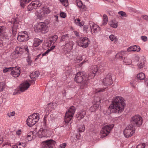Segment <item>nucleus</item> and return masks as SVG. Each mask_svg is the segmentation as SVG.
Masks as SVG:
<instances>
[{"label": "nucleus", "mask_w": 148, "mask_h": 148, "mask_svg": "<svg viewBox=\"0 0 148 148\" xmlns=\"http://www.w3.org/2000/svg\"><path fill=\"white\" fill-rule=\"evenodd\" d=\"M75 2L77 6L79 8H81L82 7V10H86V6L85 5H83L82 2L81 0H76Z\"/></svg>", "instance_id": "nucleus-28"}, {"label": "nucleus", "mask_w": 148, "mask_h": 148, "mask_svg": "<svg viewBox=\"0 0 148 148\" xmlns=\"http://www.w3.org/2000/svg\"><path fill=\"white\" fill-rule=\"evenodd\" d=\"M27 62L30 65L32 62V60L29 59H27Z\"/></svg>", "instance_id": "nucleus-62"}, {"label": "nucleus", "mask_w": 148, "mask_h": 148, "mask_svg": "<svg viewBox=\"0 0 148 148\" xmlns=\"http://www.w3.org/2000/svg\"><path fill=\"white\" fill-rule=\"evenodd\" d=\"M141 39L144 41H146L147 40V37L145 36H141Z\"/></svg>", "instance_id": "nucleus-57"}, {"label": "nucleus", "mask_w": 148, "mask_h": 148, "mask_svg": "<svg viewBox=\"0 0 148 148\" xmlns=\"http://www.w3.org/2000/svg\"><path fill=\"white\" fill-rule=\"evenodd\" d=\"M39 119L38 113H34L28 117L26 121L27 123L29 126L32 127L38 121Z\"/></svg>", "instance_id": "nucleus-4"}, {"label": "nucleus", "mask_w": 148, "mask_h": 148, "mask_svg": "<svg viewBox=\"0 0 148 148\" xmlns=\"http://www.w3.org/2000/svg\"><path fill=\"white\" fill-rule=\"evenodd\" d=\"M86 112L84 110H80L76 115V117L79 120H81L86 115Z\"/></svg>", "instance_id": "nucleus-24"}, {"label": "nucleus", "mask_w": 148, "mask_h": 148, "mask_svg": "<svg viewBox=\"0 0 148 148\" xmlns=\"http://www.w3.org/2000/svg\"><path fill=\"white\" fill-rule=\"evenodd\" d=\"M66 145V143H64L60 145L59 148H65Z\"/></svg>", "instance_id": "nucleus-55"}, {"label": "nucleus", "mask_w": 148, "mask_h": 148, "mask_svg": "<svg viewBox=\"0 0 148 148\" xmlns=\"http://www.w3.org/2000/svg\"><path fill=\"white\" fill-rule=\"evenodd\" d=\"M42 40L38 38H35L34 40L33 46L34 47H38L42 42Z\"/></svg>", "instance_id": "nucleus-29"}, {"label": "nucleus", "mask_w": 148, "mask_h": 148, "mask_svg": "<svg viewBox=\"0 0 148 148\" xmlns=\"http://www.w3.org/2000/svg\"><path fill=\"white\" fill-rule=\"evenodd\" d=\"M30 84L27 82H23L19 86V89L21 92H23L27 90L29 87Z\"/></svg>", "instance_id": "nucleus-22"}, {"label": "nucleus", "mask_w": 148, "mask_h": 148, "mask_svg": "<svg viewBox=\"0 0 148 148\" xmlns=\"http://www.w3.org/2000/svg\"><path fill=\"white\" fill-rule=\"evenodd\" d=\"M21 133V130H17L16 132V135L19 136Z\"/></svg>", "instance_id": "nucleus-56"}, {"label": "nucleus", "mask_w": 148, "mask_h": 148, "mask_svg": "<svg viewBox=\"0 0 148 148\" xmlns=\"http://www.w3.org/2000/svg\"><path fill=\"white\" fill-rule=\"evenodd\" d=\"M112 81L110 75H107L103 80V83L105 86H109L112 84Z\"/></svg>", "instance_id": "nucleus-21"}, {"label": "nucleus", "mask_w": 148, "mask_h": 148, "mask_svg": "<svg viewBox=\"0 0 148 148\" xmlns=\"http://www.w3.org/2000/svg\"><path fill=\"white\" fill-rule=\"evenodd\" d=\"M51 11L49 8L46 7H44L40 10H37L36 12V15L38 18H40L45 14H48Z\"/></svg>", "instance_id": "nucleus-11"}, {"label": "nucleus", "mask_w": 148, "mask_h": 148, "mask_svg": "<svg viewBox=\"0 0 148 148\" xmlns=\"http://www.w3.org/2000/svg\"><path fill=\"white\" fill-rule=\"evenodd\" d=\"M34 29L36 32H40L45 34L49 31L47 24L45 22L37 23L34 25Z\"/></svg>", "instance_id": "nucleus-2"}, {"label": "nucleus", "mask_w": 148, "mask_h": 148, "mask_svg": "<svg viewBox=\"0 0 148 148\" xmlns=\"http://www.w3.org/2000/svg\"><path fill=\"white\" fill-rule=\"evenodd\" d=\"M140 48L138 46L136 45L131 46L127 49V51H140Z\"/></svg>", "instance_id": "nucleus-23"}, {"label": "nucleus", "mask_w": 148, "mask_h": 148, "mask_svg": "<svg viewBox=\"0 0 148 148\" xmlns=\"http://www.w3.org/2000/svg\"><path fill=\"white\" fill-rule=\"evenodd\" d=\"M19 26V25L16 23H14L13 26L12 28V33L14 34L17 31V29Z\"/></svg>", "instance_id": "nucleus-35"}, {"label": "nucleus", "mask_w": 148, "mask_h": 148, "mask_svg": "<svg viewBox=\"0 0 148 148\" xmlns=\"http://www.w3.org/2000/svg\"><path fill=\"white\" fill-rule=\"evenodd\" d=\"M124 99L120 96H116L113 98L112 103L110 106L111 111L114 113H121L125 108Z\"/></svg>", "instance_id": "nucleus-1"}, {"label": "nucleus", "mask_w": 148, "mask_h": 148, "mask_svg": "<svg viewBox=\"0 0 148 148\" xmlns=\"http://www.w3.org/2000/svg\"><path fill=\"white\" fill-rule=\"evenodd\" d=\"M24 49L28 53L29 52V51L28 46L27 45L25 46H24Z\"/></svg>", "instance_id": "nucleus-59"}, {"label": "nucleus", "mask_w": 148, "mask_h": 148, "mask_svg": "<svg viewBox=\"0 0 148 148\" xmlns=\"http://www.w3.org/2000/svg\"><path fill=\"white\" fill-rule=\"evenodd\" d=\"M103 23L102 25H105L107 24L108 22L107 16L106 14H104L103 16Z\"/></svg>", "instance_id": "nucleus-39"}, {"label": "nucleus", "mask_w": 148, "mask_h": 148, "mask_svg": "<svg viewBox=\"0 0 148 148\" xmlns=\"http://www.w3.org/2000/svg\"><path fill=\"white\" fill-rule=\"evenodd\" d=\"M33 136V133L32 132H31L28 134L27 139L28 140V141H30L32 139Z\"/></svg>", "instance_id": "nucleus-43"}, {"label": "nucleus", "mask_w": 148, "mask_h": 148, "mask_svg": "<svg viewBox=\"0 0 148 148\" xmlns=\"http://www.w3.org/2000/svg\"><path fill=\"white\" fill-rule=\"evenodd\" d=\"M55 143V141L52 140H46L42 142V147L43 148H56L53 147Z\"/></svg>", "instance_id": "nucleus-15"}, {"label": "nucleus", "mask_w": 148, "mask_h": 148, "mask_svg": "<svg viewBox=\"0 0 148 148\" xmlns=\"http://www.w3.org/2000/svg\"><path fill=\"white\" fill-rule=\"evenodd\" d=\"M138 79L140 80H143L145 77V74L141 72L138 74L137 75Z\"/></svg>", "instance_id": "nucleus-33"}, {"label": "nucleus", "mask_w": 148, "mask_h": 148, "mask_svg": "<svg viewBox=\"0 0 148 148\" xmlns=\"http://www.w3.org/2000/svg\"><path fill=\"white\" fill-rule=\"evenodd\" d=\"M23 49L21 47H17L15 49V51L13 52L12 54L13 58H16L18 57L19 55L22 54L23 52Z\"/></svg>", "instance_id": "nucleus-19"}, {"label": "nucleus", "mask_w": 148, "mask_h": 148, "mask_svg": "<svg viewBox=\"0 0 148 148\" xmlns=\"http://www.w3.org/2000/svg\"><path fill=\"white\" fill-rule=\"evenodd\" d=\"M60 15L61 17L65 18L66 16V14L64 12H61L60 13Z\"/></svg>", "instance_id": "nucleus-50"}, {"label": "nucleus", "mask_w": 148, "mask_h": 148, "mask_svg": "<svg viewBox=\"0 0 148 148\" xmlns=\"http://www.w3.org/2000/svg\"><path fill=\"white\" fill-rule=\"evenodd\" d=\"M91 31V27L89 25H84L83 27V30L84 32L86 33H87L89 31Z\"/></svg>", "instance_id": "nucleus-37"}, {"label": "nucleus", "mask_w": 148, "mask_h": 148, "mask_svg": "<svg viewBox=\"0 0 148 148\" xmlns=\"http://www.w3.org/2000/svg\"><path fill=\"white\" fill-rule=\"evenodd\" d=\"M58 38V36L57 35H54L51 38L49 41H51L52 43H54L56 41Z\"/></svg>", "instance_id": "nucleus-42"}, {"label": "nucleus", "mask_w": 148, "mask_h": 148, "mask_svg": "<svg viewBox=\"0 0 148 148\" xmlns=\"http://www.w3.org/2000/svg\"><path fill=\"white\" fill-rule=\"evenodd\" d=\"M118 14H120L122 16H126V14L125 12L121 11L119 12Z\"/></svg>", "instance_id": "nucleus-52"}, {"label": "nucleus", "mask_w": 148, "mask_h": 148, "mask_svg": "<svg viewBox=\"0 0 148 148\" xmlns=\"http://www.w3.org/2000/svg\"><path fill=\"white\" fill-rule=\"evenodd\" d=\"M109 38L110 40L115 43H116L118 41V39L114 35H110Z\"/></svg>", "instance_id": "nucleus-32"}, {"label": "nucleus", "mask_w": 148, "mask_h": 148, "mask_svg": "<svg viewBox=\"0 0 148 148\" xmlns=\"http://www.w3.org/2000/svg\"><path fill=\"white\" fill-rule=\"evenodd\" d=\"M98 70V67L96 65L92 66L90 68V73L88 75L89 79L93 78L95 76Z\"/></svg>", "instance_id": "nucleus-17"}, {"label": "nucleus", "mask_w": 148, "mask_h": 148, "mask_svg": "<svg viewBox=\"0 0 148 148\" xmlns=\"http://www.w3.org/2000/svg\"><path fill=\"white\" fill-rule=\"evenodd\" d=\"M123 62L126 65L130 64L132 63V60L130 59L127 58H124Z\"/></svg>", "instance_id": "nucleus-41"}, {"label": "nucleus", "mask_w": 148, "mask_h": 148, "mask_svg": "<svg viewBox=\"0 0 148 148\" xmlns=\"http://www.w3.org/2000/svg\"><path fill=\"white\" fill-rule=\"evenodd\" d=\"M41 5V2L38 0L33 1L28 6L27 10L29 11H31L33 9H36L40 7Z\"/></svg>", "instance_id": "nucleus-13"}, {"label": "nucleus", "mask_w": 148, "mask_h": 148, "mask_svg": "<svg viewBox=\"0 0 148 148\" xmlns=\"http://www.w3.org/2000/svg\"><path fill=\"white\" fill-rule=\"evenodd\" d=\"M109 25L112 27L116 28L118 26L117 22L115 21H111L109 22Z\"/></svg>", "instance_id": "nucleus-34"}, {"label": "nucleus", "mask_w": 148, "mask_h": 148, "mask_svg": "<svg viewBox=\"0 0 148 148\" xmlns=\"http://www.w3.org/2000/svg\"><path fill=\"white\" fill-rule=\"evenodd\" d=\"M15 112L14 111L11 112H10L8 113L7 114V115L9 117L11 116H13L14 115Z\"/></svg>", "instance_id": "nucleus-49"}, {"label": "nucleus", "mask_w": 148, "mask_h": 148, "mask_svg": "<svg viewBox=\"0 0 148 148\" xmlns=\"http://www.w3.org/2000/svg\"><path fill=\"white\" fill-rule=\"evenodd\" d=\"M89 79L88 77H86L83 72H78L76 75L75 80L77 83L82 82V86H86L88 83V80Z\"/></svg>", "instance_id": "nucleus-3"}, {"label": "nucleus", "mask_w": 148, "mask_h": 148, "mask_svg": "<svg viewBox=\"0 0 148 148\" xmlns=\"http://www.w3.org/2000/svg\"><path fill=\"white\" fill-rule=\"evenodd\" d=\"M71 55L69 56V58L71 60H73L75 63H79L82 60V56L81 55H79L75 58L73 57V58H71Z\"/></svg>", "instance_id": "nucleus-26"}, {"label": "nucleus", "mask_w": 148, "mask_h": 148, "mask_svg": "<svg viewBox=\"0 0 148 148\" xmlns=\"http://www.w3.org/2000/svg\"><path fill=\"white\" fill-rule=\"evenodd\" d=\"M39 75V73L38 72L35 71L32 72L30 75V77L33 81H32L33 83H34V79L37 78Z\"/></svg>", "instance_id": "nucleus-27"}, {"label": "nucleus", "mask_w": 148, "mask_h": 148, "mask_svg": "<svg viewBox=\"0 0 148 148\" xmlns=\"http://www.w3.org/2000/svg\"><path fill=\"white\" fill-rule=\"evenodd\" d=\"M18 145L20 146L19 148H24L26 146V144L23 143L19 142L18 143Z\"/></svg>", "instance_id": "nucleus-47"}, {"label": "nucleus", "mask_w": 148, "mask_h": 148, "mask_svg": "<svg viewBox=\"0 0 148 148\" xmlns=\"http://www.w3.org/2000/svg\"><path fill=\"white\" fill-rule=\"evenodd\" d=\"M52 43L51 41H49V42H46L45 44V45L47 48H49V47L51 45Z\"/></svg>", "instance_id": "nucleus-51"}, {"label": "nucleus", "mask_w": 148, "mask_h": 148, "mask_svg": "<svg viewBox=\"0 0 148 148\" xmlns=\"http://www.w3.org/2000/svg\"><path fill=\"white\" fill-rule=\"evenodd\" d=\"M53 106V103H49L47 106L45 108L46 110L48 111V112H51L54 109Z\"/></svg>", "instance_id": "nucleus-31"}, {"label": "nucleus", "mask_w": 148, "mask_h": 148, "mask_svg": "<svg viewBox=\"0 0 148 148\" xmlns=\"http://www.w3.org/2000/svg\"><path fill=\"white\" fill-rule=\"evenodd\" d=\"M89 24L91 27V32L92 34H95L100 31L101 28L98 25L92 22H90Z\"/></svg>", "instance_id": "nucleus-18"}, {"label": "nucleus", "mask_w": 148, "mask_h": 148, "mask_svg": "<svg viewBox=\"0 0 148 148\" xmlns=\"http://www.w3.org/2000/svg\"><path fill=\"white\" fill-rule=\"evenodd\" d=\"M29 36L28 32L26 31L20 32L18 33L17 39L20 42L25 41L29 39Z\"/></svg>", "instance_id": "nucleus-12"}, {"label": "nucleus", "mask_w": 148, "mask_h": 148, "mask_svg": "<svg viewBox=\"0 0 148 148\" xmlns=\"http://www.w3.org/2000/svg\"><path fill=\"white\" fill-rule=\"evenodd\" d=\"M37 134L41 138L48 137L50 135L49 129L46 127H41L37 132Z\"/></svg>", "instance_id": "nucleus-8"}, {"label": "nucleus", "mask_w": 148, "mask_h": 148, "mask_svg": "<svg viewBox=\"0 0 148 148\" xmlns=\"http://www.w3.org/2000/svg\"><path fill=\"white\" fill-rule=\"evenodd\" d=\"M143 18L145 19L146 20H148V16L146 15H144L143 16Z\"/></svg>", "instance_id": "nucleus-61"}, {"label": "nucleus", "mask_w": 148, "mask_h": 148, "mask_svg": "<svg viewBox=\"0 0 148 148\" xmlns=\"http://www.w3.org/2000/svg\"><path fill=\"white\" fill-rule=\"evenodd\" d=\"M74 34H75V35L76 36H79V34L78 32H77V31H74Z\"/></svg>", "instance_id": "nucleus-64"}, {"label": "nucleus", "mask_w": 148, "mask_h": 148, "mask_svg": "<svg viewBox=\"0 0 148 148\" xmlns=\"http://www.w3.org/2000/svg\"><path fill=\"white\" fill-rule=\"evenodd\" d=\"M100 99L97 97L94 99V100L92 102L93 105L90 109V110L91 112L95 111L98 109L100 103Z\"/></svg>", "instance_id": "nucleus-16"}, {"label": "nucleus", "mask_w": 148, "mask_h": 148, "mask_svg": "<svg viewBox=\"0 0 148 148\" xmlns=\"http://www.w3.org/2000/svg\"><path fill=\"white\" fill-rule=\"evenodd\" d=\"M75 23L76 25L81 27L83 26L84 24L82 22H80V20L79 18L75 20Z\"/></svg>", "instance_id": "nucleus-38"}, {"label": "nucleus", "mask_w": 148, "mask_h": 148, "mask_svg": "<svg viewBox=\"0 0 148 148\" xmlns=\"http://www.w3.org/2000/svg\"><path fill=\"white\" fill-rule=\"evenodd\" d=\"M145 59L144 57H141L140 58V63L138 65L139 68L141 69L143 67L145 64Z\"/></svg>", "instance_id": "nucleus-30"}, {"label": "nucleus", "mask_w": 148, "mask_h": 148, "mask_svg": "<svg viewBox=\"0 0 148 148\" xmlns=\"http://www.w3.org/2000/svg\"><path fill=\"white\" fill-rule=\"evenodd\" d=\"M75 111V108L71 106L66 111L65 115L64 121L66 123H69L72 119Z\"/></svg>", "instance_id": "nucleus-7"}, {"label": "nucleus", "mask_w": 148, "mask_h": 148, "mask_svg": "<svg viewBox=\"0 0 148 148\" xmlns=\"http://www.w3.org/2000/svg\"><path fill=\"white\" fill-rule=\"evenodd\" d=\"M4 28L3 27L0 26V35L1 33H3Z\"/></svg>", "instance_id": "nucleus-58"}, {"label": "nucleus", "mask_w": 148, "mask_h": 148, "mask_svg": "<svg viewBox=\"0 0 148 148\" xmlns=\"http://www.w3.org/2000/svg\"><path fill=\"white\" fill-rule=\"evenodd\" d=\"M135 59L136 60V62L138 61L139 59V57L138 56H136L135 57Z\"/></svg>", "instance_id": "nucleus-63"}, {"label": "nucleus", "mask_w": 148, "mask_h": 148, "mask_svg": "<svg viewBox=\"0 0 148 148\" xmlns=\"http://www.w3.org/2000/svg\"><path fill=\"white\" fill-rule=\"evenodd\" d=\"M104 89L101 88H98L96 89L95 90V93H97L98 92H99L104 91Z\"/></svg>", "instance_id": "nucleus-48"}, {"label": "nucleus", "mask_w": 148, "mask_h": 148, "mask_svg": "<svg viewBox=\"0 0 148 148\" xmlns=\"http://www.w3.org/2000/svg\"><path fill=\"white\" fill-rule=\"evenodd\" d=\"M134 127L132 124L127 126L123 131L124 136L126 138L132 136L135 132Z\"/></svg>", "instance_id": "nucleus-6"}, {"label": "nucleus", "mask_w": 148, "mask_h": 148, "mask_svg": "<svg viewBox=\"0 0 148 148\" xmlns=\"http://www.w3.org/2000/svg\"><path fill=\"white\" fill-rule=\"evenodd\" d=\"M61 3L64 6L66 7L68 5V0H60Z\"/></svg>", "instance_id": "nucleus-45"}, {"label": "nucleus", "mask_w": 148, "mask_h": 148, "mask_svg": "<svg viewBox=\"0 0 148 148\" xmlns=\"http://www.w3.org/2000/svg\"><path fill=\"white\" fill-rule=\"evenodd\" d=\"M75 45L74 42L72 40L66 41L63 51L65 53H69L73 49V47Z\"/></svg>", "instance_id": "nucleus-10"}, {"label": "nucleus", "mask_w": 148, "mask_h": 148, "mask_svg": "<svg viewBox=\"0 0 148 148\" xmlns=\"http://www.w3.org/2000/svg\"><path fill=\"white\" fill-rule=\"evenodd\" d=\"M131 121L136 126L140 127L142 124L143 119L140 115H136L132 117Z\"/></svg>", "instance_id": "nucleus-9"}, {"label": "nucleus", "mask_w": 148, "mask_h": 148, "mask_svg": "<svg viewBox=\"0 0 148 148\" xmlns=\"http://www.w3.org/2000/svg\"><path fill=\"white\" fill-rule=\"evenodd\" d=\"M69 35L68 34H66L64 35H62L61 38V41H66L69 39Z\"/></svg>", "instance_id": "nucleus-36"}, {"label": "nucleus", "mask_w": 148, "mask_h": 148, "mask_svg": "<svg viewBox=\"0 0 148 148\" xmlns=\"http://www.w3.org/2000/svg\"><path fill=\"white\" fill-rule=\"evenodd\" d=\"M11 71V75L15 77L18 76L21 73L20 68L17 66L15 67H12Z\"/></svg>", "instance_id": "nucleus-20"}, {"label": "nucleus", "mask_w": 148, "mask_h": 148, "mask_svg": "<svg viewBox=\"0 0 148 148\" xmlns=\"http://www.w3.org/2000/svg\"><path fill=\"white\" fill-rule=\"evenodd\" d=\"M78 130L79 132H83L85 130V127L84 125H81L79 126L78 127Z\"/></svg>", "instance_id": "nucleus-44"}, {"label": "nucleus", "mask_w": 148, "mask_h": 148, "mask_svg": "<svg viewBox=\"0 0 148 148\" xmlns=\"http://www.w3.org/2000/svg\"><path fill=\"white\" fill-rule=\"evenodd\" d=\"M145 84L147 87H148V79H146L145 82Z\"/></svg>", "instance_id": "nucleus-60"}, {"label": "nucleus", "mask_w": 148, "mask_h": 148, "mask_svg": "<svg viewBox=\"0 0 148 148\" xmlns=\"http://www.w3.org/2000/svg\"><path fill=\"white\" fill-rule=\"evenodd\" d=\"M127 54V52L126 51H123L119 52L116 54V58L121 60L123 59V56Z\"/></svg>", "instance_id": "nucleus-25"}, {"label": "nucleus", "mask_w": 148, "mask_h": 148, "mask_svg": "<svg viewBox=\"0 0 148 148\" xmlns=\"http://www.w3.org/2000/svg\"><path fill=\"white\" fill-rule=\"evenodd\" d=\"M31 0H21V5L22 7H23L25 5V4L28 3Z\"/></svg>", "instance_id": "nucleus-40"}, {"label": "nucleus", "mask_w": 148, "mask_h": 148, "mask_svg": "<svg viewBox=\"0 0 148 148\" xmlns=\"http://www.w3.org/2000/svg\"><path fill=\"white\" fill-rule=\"evenodd\" d=\"M12 67H10L9 68H6L3 70V72L6 73L8 72L9 70H11Z\"/></svg>", "instance_id": "nucleus-53"}, {"label": "nucleus", "mask_w": 148, "mask_h": 148, "mask_svg": "<svg viewBox=\"0 0 148 148\" xmlns=\"http://www.w3.org/2000/svg\"><path fill=\"white\" fill-rule=\"evenodd\" d=\"M114 126L113 124L103 126L100 133L101 137L103 138L108 136Z\"/></svg>", "instance_id": "nucleus-5"}, {"label": "nucleus", "mask_w": 148, "mask_h": 148, "mask_svg": "<svg viewBox=\"0 0 148 148\" xmlns=\"http://www.w3.org/2000/svg\"><path fill=\"white\" fill-rule=\"evenodd\" d=\"M90 42L88 38L86 37L80 38L78 40V45L83 48L87 47Z\"/></svg>", "instance_id": "nucleus-14"}, {"label": "nucleus", "mask_w": 148, "mask_h": 148, "mask_svg": "<svg viewBox=\"0 0 148 148\" xmlns=\"http://www.w3.org/2000/svg\"><path fill=\"white\" fill-rule=\"evenodd\" d=\"M5 87V85L3 82L0 83V91H2L4 90Z\"/></svg>", "instance_id": "nucleus-46"}, {"label": "nucleus", "mask_w": 148, "mask_h": 148, "mask_svg": "<svg viewBox=\"0 0 148 148\" xmlns=\"http://www.w3.org/2000/svg\"><path fill=\"white\" fill-rule=\"evenodd\" d=\"M54 18H55V24H57V23H58L59 22V20L58 19V16L57 15H54Z\"/></svg>", "instance_id": "nucleus-54"}]
</instances>
